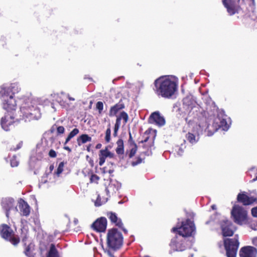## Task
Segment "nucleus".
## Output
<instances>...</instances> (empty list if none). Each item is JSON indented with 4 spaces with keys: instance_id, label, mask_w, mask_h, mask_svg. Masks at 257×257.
Instances as JSON below:
<instances>
[{
    "instance_id": "1",
    "label": "nucleus",
    "mask_w": 257,
    "mask_h": 257,
    "mask_svg": "<svg viewBox=\"0 0 257 257\" xmlns=\"http://www.w3.org/2000/svg\"><path fill=\"white\" fill-rule=\"evenodd\" d=\"M154 88L155 93L159 96L170 98L178 89V81L172 76H162L155 80Z\"/></svg>"
},
{
    "instance_id": "2",
    "label": "nucleus",
    "mask_w": 257,
    "mask_h": 257,
    "mask_svg": "<svg viewBox=\"0 0 257 257\" xmlns=\"http://www.w3.org/2000/svg\"><path fill=\"white\" fill-rule=\"evenodd\" d=\"M21 90L17 83H12L9 86L3 85L1 87L0 99L3 101V107L8 111L14 110L16 108V102L14 95Z\"/></svg>"
},
{
    "instance_id": "3",
    "label": "nucleus",
    "mask_w": 257,
    "mask_h": 257,
    "mask_svg": "<svg viewBox=\"0 0 257 257\" xmlns=\"http://www.w3.org/2000/svg\"><path fill=\"white\" fill-rule=\"evenodd\" d=\"M181 109L184 113L188 115L186 118L197 119L202 121V122L207 120L203 109L197 103L192 95L187 96L183 98Z\"/></svg>"
},
{
    "instance_id": "4",
    "label": "nucleus",
    "mask_w": 257,
    "mask_h": 257,
    "mask_svg": "<svg viewBox=\"0 0 257 257\" xmlns=\"http://www.w3.org/2000/svg\"><path fill=\"white\" fill-rule=\"evenodd\" d=\"M187 123L188 132L186 135L187 140L192 144H196L199 139V135L203 131H207V120L204 122L197 119H185Z\"/></svg>"
},
{
    "instance_id": "5",
    "label": "nucleus",
    "mask_w": 257,
    "mask_h": 257,
    "mask_svg": "<svg viewBox=\"0 0 257 257\" xmlns=\"http://www.w3.org/2000/svg\"><path fill=\"white\" fill-rule=\"evenodd\" d=\"M20 116L26 121L38 120L41 117L39 108L36 105V100L28 99L22 104L20 107Z\"/></svg>"
},
{
    "instance_id": "6",
    "label": "nucleus",
    "mask_w": 257,
    "mask_h": 257,
    "mask_svg": "<svg viewBox=\"0 0 257 257\" xmlns=\"http://www.w3.org/2000/svg\"><path fill=\"white\" fill-rule=\"evenodd\" d=\"M122 235L117 229L112 228L108 230L107 234L108 247L114 250L117 249L122 245Z\"/></svg>"
},
{
    "instance_id": "7",
    "label": "nucleus",
    "mask_w": 257,
    "mask_h": 257,
    "mask_svg": "<svg viewBox=\"0 0 257 257\" xmlns=\"http://www.w3.org/2000/svg\"><path fill=\"white\" fill-rule=\"evenodd\" d=\"M195 226L193 221L188 219L182 221L181 226L177 225L172 229V231L177 232L182 237L193 235L195 233Z\"/></svg>"
},
{
    "instance_id": "8",
    "label": "nucleus",
    "mask_w": 257,
    "mask_h": 257,
    "mask_svg": "<svg viewBox=\"0 0 257 257\" xmlns=\"http://www.w3.org/2000/svg\"><path fill=\"white\" fill-rule=\"evenodd\" d=\"M239 244L238 236L237 235L233 238L224 239V245L227 257H236Z\"/></svg>"
},
{
    "instance_id": "9",
    "label": "nucleus",
    "mask_w": 257,
    "mask_h": 257,
    "mask_svg": "<svg viewBox=\"0 0 257 257\" xmlns=\"http://www.w3.org/2000/svg\"><path fill=\"white\" fill-rule=\"evenodd\" d=\"M230 124H228L226 120L224 118H220L219 116L215 118L213 124L212 126L213 129L211 130L210 126L207 123L206 128L207 129L208 136H211L219 128H222V130L226 131L228 130Z\"/></svg>"
},
{
    "instance_id": "10",
    "label": "nucleus",
    "mask_w": 257,
    "mask_h": 257,
    "mask_svg": "<svg viewBox=\"0 0 257 257\" xmlns=\"http://www.w3.org/2000/svg\"><path fill=\"white\" fill-rule=\"evenodd\" d=\"M235 222L238 224H243L246 220L247 212L242 207L235 205L231 212Z\"/></svg>"
},
{
    "instance_id": "11",
    "label": "nucleus",
    "mask_w": 257,
    "mask_h": 257,
    "mask_svg": "<svg viewBox=\"0 0 257 257\" xmlns=\"http://www.w3.org/2000/svg\"><path fill=\"white\" fill-rule=\"evenodd\" d=\"M220 224L223 236H231L233 234L236 228L230 221L223 218Z\"/></svg>"
},
{
    "instance_id": "12",
    "label": "nucleus",
    "mask_w": 257,
    "mask_h": 257,
    "mask_svg": "<svg viewBox=\"0 0 257 257\" xmlns=\"http://www.w3.org/2000/svg\"><path fill=\"white\" fill-rule=\"evenodd\" d=\"M0 233L3 238L10 240L11 243L15 245L18 244L20 242L19 238L12 237V229L7 225L4 224L0 226Z\"/></svg>"
},
{
    "instance_id": "13",
    "label": "nucleus",
    "mask_w": 257,
    "mask_h": 257,
    "mask_svg": "<svg viewBox=\"0 0 257 257\" xmlns=\"http://www.w3.org/2000/svg\"><path fill=\"white\" fill-rule=\"evenodd\" d=\"M1 204L3 208L6 211L7 217H9L10 211H12L15 212L18 211L16 202L13 198H5L2 199Z\"/></svg>"
},
{
    "instance_id": "14",
    "label": "nucleus",
    "mask_w": 257,
    "mask_h": 257,
    "mask_svg": "<svg viewBox=\"0 0 257 257\" xmlns=\"http://www.w3.org/2000/svg\"><path fill=\"white\" fill-rule=\"evenodd\" d=\"M222 4L230 16L238 13L240 9V6L234 0H224Z\"/></svg>"
},
{
    "instance_id": "15",
    "label": "nucleus",
    "mask_w": 257,
    "mask_h": 257,
    "mask_svg": "<svg viewBox=\"0 0 257 257\" xmlns=\"http://www.w3.org/2000/svg\"><path fill=\"white\" fill-rule=\"evenodd\" d=\"M14 122V117L8 113L1 118V125L3 130L8 131Z\"/></svg>"
},
{
    "instance_id": "16",
    "label": "nucleus",
    "mask_w": 257,
    "mask_h": 257,
    "mask_svg": "<svg viewBox=\"0 0 257 257\" xmlns=\"http://www.w3.org/2000/svg\"><path fill=\"white\" fill-rule=\"evenodd\" d=\"M149 122L160 126H163L165 124L164 117L161 116L159 112H154L152 113L149 117Z\"/></svg>"
},
{
    "instance_id": "17",
    "label": "nucleus",
    "mask_w": 257,
    "mask_h": 257,
    "mask_svg": "<svg viewBox=\"0 0 257 257\" xmlns=\"http://www.w3.org/2000/svg\"><path fill=\"white\" fill-rule=\"evenodd\" d=\"M107 220L105 217H100L97 219L92 224V227L98 232L104 231L106 228Z\"/></svg>"
},
{
    "instance_id": "18",
    "label": "nucleus",
    "mask_w": 257,
    "mask_h": 257,
    "mask_svg": "<svg viewBox=\"0 0 257 257\" xmlns=\"http://www.w3.org/2000/svg\"><path fill=\"white\" fill-rule=\"evenodd\" d=\"M256 248L250 246L242 247L239 252L240 257H256Z\"/></svg>"
},
{
    "instance_id": "19",
    "label": "nucleus",
    "mask_w": 257,
    "mask_h": 257,
    "mask_svg": "<svg viewBox=\"0 0 257 257\" xmlns=\"http://www.w3.org/2000/svg\"><path fill=\"white\" fill-rule=\"evenodd\" d=\"M121 187V184L116 180L110 181L108 186L106 187L105 191L107 195L109 196L110 194L115 193Z\"/></svg>"
},
{
    "instance_id": "20",
    "label": "nucleus",
    "mask_w": 257,
    "mask_h": 257,
    "mask_svg": "<svg viewBox=\"0 0 257 257\" xmlns=\"http://www.w3.org/2000/svg\"><path fill=\"white\" fill-rule=\"evenodd\" d=\"M237 199L238 202L242 203L244 205H250L256 200L255 198L248 196L244 192L239 193Z\"/></svg>"
},
{
    "instance_id": "21",
    "label": "nucleus",
    "mask_w": 257,
    "mask_h": 257,
    "mask_svg": "<svg viewBox=\"0 0 257 257\" xmlns=\"http://www.w3.org/2000/svg\"><path fill=\"white\" fill-rule=\"evenodd\" d=\"M114 154L110 152L107 148L101 150L99 154V165L101 166L103 165L106 158H112L114 157Z\"/></svg>"
},
{
    "instance_id": "22",
    "label": "nucleus",
    "mask_w": 257,
    "mask_h": 257,
    "mask_svg": "<svg viewBox=\"0 0 257 257\" xmlns=\"http://www.w3.org/2000/svg\"><path fill=\"white\" fill-rule=\"evenodd\" d=\"M107 217L112 223H115V225L122 229L125 233L127 232V230L123 228V223L121 219L117 217L115 213L112 212L108 213Z\"/></svg>"
},
{
    "instance_id": "23",
    "label": "nucleus",
    "mask_w": 257,
    "mask_h": 257,
    "mask_svg": "<svg viewBox=\"0 0 257 257\" xmlns=\"http://www.w3.org/2000/svg\"><path fill=\"white\" fill-rule=\"evenodd\" d=\"M19 208L21 215L27 216L30 212V207L28 204L23 200L19 202Z\"/></svg>"
},
{
    "instance_id": "24",
    "label": "nucleus",
    "mask_w": 257,
    "mask_h": 257,
    "mask_svg": "<svg viewBox=\"0 0 257 257\" xmlns=\"http://www.w3.org/2000/svg\"><path fill=\"white\" fill-rule=\"evenodd\" d=\"M124 108V105L121 102L116 103L114 105L111 106L109 111V115L110 116H113L115 115L117 112L120 110Z\"/></svg>"
},
{
    "instance_id": "25",
    "label": "nucleus",
    "mask_w": 257,
    "mask_h": 257,
    "mask_svg": "<svg viewBox=\"0 0 257 257\" xmlns=\"http://www.w3.org/2000/svg\"><path fill=\"white\" fill-rule=\"evenodd\" d=\"M132 139V138L131 134H130V140L129 141L130 142V150L126 151V155H128V157L130 158H131L133 157H134L135 156V155L136 154L137 151V146L134 142H131Z\"/></svg>"
},
{
    "instance_id": "26",
    "label": "nucleus",
    "mask_w": 257,
    "mask_h": 257,
    "mask_svg": "<svg viewBox=\"0 0 257 257\" xmlns=\"http://www.w3.org/2000/svg\"><path fill=\"white\" fill-rule=\"evenodd\" d=\"M91 138L88 135L83 134L77 138V142L78 145L81 146L82 144H85L88 142H91Z\"/></svg>"
},
{
    "instance_id": "27",
    "label": "nucleus",
    "mask_w": 257,
    "mask_h": 257,
    "mask_svg": "<svg viewBox=\"0 0 257 257\" xmlns=\"http://www.w3.org/2000/svg\"><path fill=\"white\" fill-rule=\"evenodd\" d=\"M117 147L115 149L116 153L118 155L124 154V145L122 139H119L116 142Z\"/></svg>"
},
{
    "instance_id": "28",
    "label": "nucleus",
    "mask_w": 257,
    "mask_h": 257,
    "mask_svg": "<svg viewBox=\"0 0 257 257\" xmlns=\"http://www.w3.org/2000/svg\"><path fill=\"white\" fill-rule=\"evenodd\" d=\"M46 257H59L58 251L54 244H51Z\"/></svg>"
},
{
    "instance_id": "29",
    "label": "nucleus",
    "mask_w": 257,
    "mask_h": 257,
    "mask_svg": "<svg viewBox=\"0 0 257 257\" xmlns=\"http://www.w3.org/2000/svg\"><path fill=\"white\" fill-rule=\"evenodd\" d=\"M171 245L175 246V250L176 251H181L184 250L186 248L184 245H183L182 244L179 242H177L176 238H173L172 239Z\"/></svg>"
},
{
    "instance_id": "30",
    "label": "nucleus",
    "mask_w": 257,
    "mask_h": 257,
    "mask_svg": "<svg viewBox=\"0 0 257 257\" xmlns=\"http://www.w3.org/2000/svg\"><path fill=\"white\" fill-rule=\"evenodd\" d=\"M79 132V131L78 128H74L69 134L67 138L66 139L65 142L64 144H66L68 143L70 140L74 137L75 136H76Z\"/></svg>"
},
{
    "instance_id": "31",
    "label": "nucleus",
    "mask_w": 257,
    "mask_h": 257,
    "mask_svg": "<svg viewBox=\"0 0 257 257\" xmlns=\"http://www.w3.org/2000/svg\"><path fill=\"white\" fill-rule=\"evenodd\" d=\"M57 101L59 102L60 105L62 106L63 107L67 109V104L65 103V101L63 100H61L58 97H59V94H53L51 95Z\"/></svg>"
},
{
    "instance_id": "32",
    "label": "nucleus",
    "mask_w": 257,
    "mask_h": 257,
    "mask_svg": "<svg viewBox=\"0 0 257 257\" xmlns=\"http://www.w3.org/2000/svg\"><path fill=\"white\" fill-rule=\"evenodd\" d=\"M107 199H108V198H104L102 199V200H101L100 196H99V195H98L96 200H95V201L94 202V205L95 206H100L102 204L106 203L107 201Z\"/></svg>"
},
{
    "instance_id": "33",
    "label": "nucleus",
    "mask_w": 257,
    "mask_h": 257,
    "mask_svg": "<svg viewBox=\"0 0 257 257\" xmlns=\"http://www.w3.org/2000/svg\"><path fill=\"white\" fill-rule=\"evenodd\" d=\"M111 129L110 124L108 125V127L105 132V140L107 143H109L110 141Z\"/></svg>"
},
{
    "instance_id": "34",
    "label": "nucleus",
    "mask_w": 257,
    "mask_h": 257,
    "mask_svg": "<svg viewBox=\"0 0 257 257\" xmlns=\"http://www.w3.org/2000/svg\"><path fill=\"white\" fill-rule=\"evenodd\" d=\"M64 166V163L63 162H61L59 163L58 168L57 169V171L55 172V174L57 176L59 177L60 174L62 173L63 171V168Z\"/></svg>"
},
{
    "instance_id": "35",
    "label": "nucleus",
    "mask_w": 257,
    "mask_h": 257,
    "mask_svg": "<svg viewBox=\"0 0 257 257\" xmlns=\"http://www.w3.org/2000/svg\"><path fill=\"white\" fill-rule=\"evenodd\" d=\"M120 119H123L124 122L125 123L127 122L128 119V114L124 111H122L120 112V114L118 116Z\"/></svg>"
},
{
    "instance_id": "36",
    "label": "nucleus",
    "mask_w": 257,
    "mask_h": 257,
    "mask_svg": "<svg viewBox=\"0 0 257 257\" xmlns=\"http://www.w3.org/2000/svg\"><path fill=\"white\" fill-rule=\"evenodd\" d=\"M96 109L98 110L99 113L101 114L103 109V104L101 101H98L96 104Z\"/></svg>"
},
{
    "instance_id": "37",
    "label": "nucleus",
    "mask_w": 257,
    "mask_h": 257,
    "mask_svg": "<svg viewBox=\"0 0 257 257\" xmlns=\"http://www.w3.org/2000/svg\"><path fill=\"white\" fill-rule=\"evenodd\" d=\"M19 165V161L16 156H14L11 160V165L12 167H17Z\"/></svg>"
},
{
    "instance_id": "38",
    "label": "nucleus",
    "mask_w": 257,
    "mask_h": 257,
    "mask_svg": "<svg viewBox=\"0 0 257 257\" xmlns=\"http://www.w3.org/2000/svg\"><path fill=\"white\" fill-rule=\"evenodd\" d=\"M99 180V177L96 174L91 175L90 181L91 183H97L98 180Z\"/></svg>"
},
{
    "instance_id": "39",
    "label": "nucleus",
    "mask_w": 257,
    "mask_h": 257,
    "mask_svg": "<svg viewBox=\"0 0 257 257\" xmlns=\"http://www.w3.org/2000/svg\"><path fill=\"white\" fill-rule=\"evenodd\" d=\"M49 174L46 173L41 178V181L40 182L39 185H41L43 184H45L48 182L47 178Z\"/></svg>"
},
{
    "instance_id": "40",
    "label": "nucleus",
    "mask_w": 257,
    "mask_h": 257,
    "mask_svg": "<svg viewBox=\"0 0 257 257\" xmlns=\"http://www.w3.org/2000/svg\"><path fill=\"white\" fill-rule=\"evenodd\" d=\"M184 146L183 145H181L180 147L177 146L176 149H177V154L178 156H182L184 152Z\"/></svg>"
},
{
    "instance_id": "41",
    "label": "nucleus",
    "mask_w": 257,
    "mask_h": 257,
    "mask_svg": "<svg viewBox=\"0 0 257 257\" xmlns=\"http://www.w3.org/2000/svg\"><path fill=\"white\" fill-rule=\"evenodd\" d=\"M61 94L62 95H64L66 96V97L69 99L70 101H75V98L74 97H71L68 93H66L64 92H61Z\"/></svg>"
},
{
    "instance_id": "42",
    "label": "nucleus",
    "mask_w": 257,
    "mask_h": 257,
    "mask_svg": "<svg viewBox=\"0 0 257 257\" xmlns=\"http://www.w3.org/2000/svg\"><path fill=\"white\" fill-rule=\"evenodd\" d=\"M65 128L63 126H59L57 128L58 134H62L64 133Z\"/></svg>"
},
{
    "instance_id": "43",
    "label": "nucleus",
    "mask_w": 257,
    "mask_h": 257,
    "mask_svg": "<svg viewBox=\"0 0 257 257\" xmlns=\"http://www.w3.org/2000/svg\"><path fill=\"white\" fill-rule=\"evenodd\" d=\"M142 161V160L141 158H138L137 160L136 161H133L132 162V165L133 166H135L139 164H140Z\"/></svg>"
},
{
    "instance_id": "44",
    "label": "nucleus",
    "mask_w": 257,
    "mask_h": 257,
    "mask_svg": "<svg viewBox=\"0 0 257 257\" xmlns=\"http://www.w3.org/2000/svg\"><path fill=\"white\" fill-rule=\"evenodd\" d=\"M49 155L51 158H55L56 157L57 154H56V152L54 150H51L49 151Z\"/></svg>"
},
{
    "instance_id": "45",
    "label": "nucleus",
    "mask_w": 257,
    "mask_h": 257,
    "mask_svg": "<svg viewBox=\"0 0 257 257\" xmlns=\"http://www.w3.org/2000/svg\"><path fill=\"white\" fill-rule=\"evenodd\" d=\"M22 145H23V142H20L17 145V147L16 148H11V150H13V151H17V150L20 149L22 147Z\"/></svg>"
},
{
    "instance_id": "46",
    "label": "nucleus",
    "mask_w": 257,
    "mask_h": 257,
    "mask_svg": "<svg viewBox=\"0 0 257 257\" xmlns=\"http://www.w3.org/2000/svg\"><path fill=\"white\" fill-rule=\"evenodd\" d=\"M251 214L253 216L257 217V206L251 209Z\"/></svg>"
},
{
    "instance_id": "47",
    "label": "nucleus",
    "mask_w": 257,
    "mask_h": 257,
    "mask_svg": "<svg viewBox=\"0 0 257 257\" xmlns=\"http://www.w3.org/2000/svg\"><path fill=\"white\" fill-rule=\"evenodd\" d=\"M120 121H121L120 118H119L118 116H117L114 125L119 127L120 125Z\"/></svg>"
},
{
    "instance_id": "48",
    "label": "nucleus",
    "mask_w": 257,
    "mask_h": 257,
    "mask_svg": "<svg viewBox=\"0 0 257 257\" xmlns=\"http://www.w3.org/2000/svg\"><path fill=\"white\" fill-rule=\"evenodd\" d=\"M120 121H121L120 118H119L118 116H117L114 125L119 127L120 125Z\"/></svg>"
},
{
    "instance_id": "49",
    "label": "nucleus",
    "mask_w": 257,
    "mask_h": 257,
    "mask_svg": "<svg viewBox=\"0 0 257 257\" xmlns=\"http://www.w3.org/2000/svg\"><path fill=\"white\" fill-rule=\"evenodd\" d=\"M25 253L27 256H30L31 253H30V246H29L27 247V248H26V249L25 250Z\"/></svg>"
},
{
    "instance_id": "50",
    "label": "nucleus",
    "mask_w": 257,
    "mask_h": 257,
    "mask_svg": "<svg viewBox=\"0 0 257 257\" xmlns=\"http://www.w3.org/2000/svg\"><path fill=\"white\" fill-rule=\"evenodd\" d=\"M119 128V127L114 125V132H113V136L114 137H116L117 136V132H118Z\"/></svg>"
},
{
    "instance_id": "51",
    "label": "nucleus",
    "mask_w": 257,
    "mask_h": 257,
    "mask_svg": "<svg viewBox=\"0 0 257 257\" xmlns=\"http://www.w3.org/2000/svg\"><path fill=\"white\" fill-rule=\"evenodd\" d=\"M252 242L254 245L257 246V237L252 239Z\"/></svg>"
},
{
    "instance_id": "52",
    "label": "nucleus",
    "mask_w": 257,
    "mask_h": 257,
    "mask_svg": "<svg viewBox=\"0 0 257 257\" xmlns=\"http://www.w3.org/2000/svg\"><path fill=\"white\" fill-rule=\"evenodd\" d=\"M244 0H237V1L236 2V3L239 5H241L242 4H244Z\"/></svg>"
},
{
    "instance_id": "53",
    "label": "nucleus",
    "mask_w": 257,
    "mask_h": 257,
    "mask_svg": "<svg viewBox=\"0 0 257 257\" xmlns=\"http://www.w3.org/2000/svg\"><path fill=\"white\" fill-rule=\"evenodd\" d=\"M64 149L67 150L69 152H71V149L69 147L65 146L64 147Z\"/></svg>"
},
{
    "instance_id": "54",
    "label": "nucleus",
    "mask_w": 257,
    "mask_h": 257,
    "mask_svg": "<svg viewBox=\"0 0 257 257\" xmlns=\"http://www.w3.org/2000/svg\"><path fill=\"white\" fill-rule=\"evenodd\" d=\"M251 228L254 230H257V222H256V227H253V225H250Z\"/></svg>"
},
{
    "instance_id": "55",
    "label": "nucleus",
    "mask_w": 257,
    "mask_h": 257,
    "mask_svg": "<svg viewBox=\"0 0 257 257\" xmlns=\"http://www.w3.org/2000/svg\"><path fill=\"white\" fill-rule=\"evenodd\" d=\"M101 147V144H98L96 146V148L97 149H100Z\"/></svg>"
},
{
    "instance_id": "56",
    "label": "nucleus",
    "mask_w": 257,
    "mask_h": 257,
    "mask_svg": "<svg viewBox=\"0 0 257 257\" xmlns=\"http://www.w3.org/2000/svg\"><path fill=\"white\" fill-rule=\"evenodd\" d=\"M50 173H51V172L52 171V170H53L54 169V166L53 165H51L50 166Z\"/></svg>"
},
{
    "instance_id": "57",
    "label": "nucleus",
    "mask_w": 257,
    "mask_h": 257,
    "mask_svg": "<svg viewBox=\"0 0 257 257\" xmlns=\"http://www.w3.org/2000/svg\"><path fill=\"white\" fill-rule=\"evenodd\" d=\"M211 208L213 209V210H215L216 209V205H212L211 206Z\"/></svg>"
},
{
    "instance_id": "58",
    "label": "nucleus",
    "mask_w": 257,
    "mask_h": 257,
    "mask_svg": "<svg viewBox=\"0 0 257 257\" xmlns=\"http://www.w3.org/2000/svg\"><path fill=\"white\" fill-rule=\"evenodd\" d=\"M251 3H252V5L253 6H255V0H251Z\"/></svg>"
},
{
    "instance_id": "59",
    "label": "nucleus",
    "mask_w": 257,
    "mask_h": 257,
    "mask_svg": "<svg viewBox=\"0 0 257 257\" xmlns=\"http://www.w3.org/2000/svg\"><path fill=\"white\" fill-rule=\"evenodd\" d=\"M113 172V170H109L108 171V173H109V174H111V173H112Z\"/></svg>"
},
{
    "instance_id": "60",
    "label": "nucleus",
    "mask_w": 257,
    "mask_h": 257,
    "mask_svg": "<svg viewBox=\"0 0 257 257\" xmlns=\"http://www.w3.org/2000/svg\"><path fill=\"white\" fill-rule=\"evenodd\" d=\"M250 225H253V227H256V222L254 223H252Z\"/></svg>"
},
{
    "instance_id": "61",
    "label": "nucleus",
    "mask_w": 257,
    "mask_h": 257,
    "mask_svg": "<svg viewBox=\"0 0 257 257\" xmlns=\"http://www.w3.org/2000/svg\"><path fill=\"white\" fill-rule=\"evenodd\" d=\"M90 145H89V146H88L87 147V150L89 152L90 151Z\"/></svg>"
},
{
    "instance_id": "62",
    "label": "nucleus",
    "mask_w": 257,
    "mask_h": 257,
    "mask_svg": "<svg viewBox=\"0 0 257 257\" xmlns=\"http://www.w3.org/2000/svg\"><path fill=\"white\" fill-rule=\"evenodd\" d=\"M194 215H194V214L193 213H191L190 214V216H192V217H193L194 216Z\"/></svg>"
},
{
    "instance_id": "63",
    "label": "nucleus",
    "mask_w": 257,
    "mask_h": 257,
    "mask_svg": "<svg viewBox=\"0 0 257 257\" xmlns=\"http://www.w3.org/2000/svg\"><path fill=\"white\" fill-rule=\"evenodd\" d=\"M26 238V236H24V238H23V242H24V241H25V240Z\"/></svg>"
},
{
    "instance_id": "64",
    "label": "nucleus",
    "mask_w": 257,
    "mask_h": 257,
    "mask_svg": "<svg viewBox=\"0 0 257 257\" xmlns=\"http://www.w3.org/2000/svg\"><path fill=\"white\" fill-rule=\"evenodd\" d=\"M256 180H257V176L252 180L253 181H255Z\"/></svg>"
}]
</instances>
